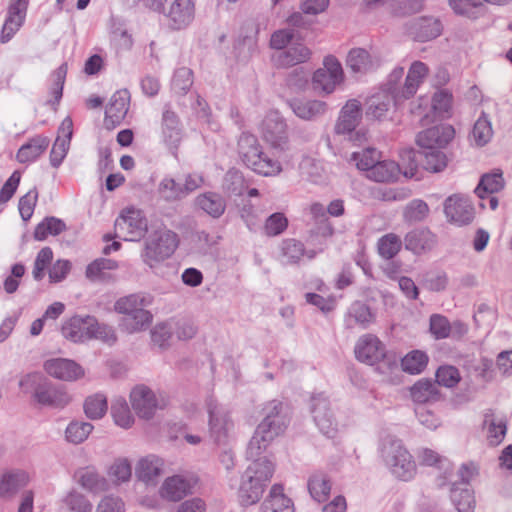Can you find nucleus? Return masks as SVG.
<instances>
[{"label":"nucleus","instance_id":"nucleus-47","mask_svg":"<svg viewBox=\"0 0 512 512\" xmlns=\"http://www.w3.org/2000/svg\"><path fill=\"white\" fill-rule=\"evenodd\" d=\"M504 187V179L501 171L484 174L477 187L475 188L476 195L484 199L486 194H493L499 192Z\"/></svg>","mask_w":512,"mask_h":512},{"label":"nucleus","instance_id":"nucleus-25","mask_svg":"<svg viewBox=\"0 0 512 512\" xmlns=\"http://www.w3.org/2000/svg\"><path fill=\"white\" fill-rule=\"evenodd\" d=\"M77 483L92 494H100L112 488V482L101 475L94 467H83L75 472Z\"/></svg>","mask_w":512,"mask_h":512},{"label":"nucleus","instance_id":"nucleus-24","mask_svg":"<svg viewBox=\"0 0 512 512\" xmlns=\"http://www.w3.org/2000/svg\"><path fill=\"white\" fill-rule=\"evenodd\" d=\"M195 481L181 475L168 477L160 488V495L163 499L177 502L189 494H192Z\"/></svg>","mask_w":512,"mask_h":512},{"label":"nucleus","instance_id":"nucleus-63","mask_svg":"<svg viewBox=\"0 0 512 512\" xmlns=\"http://www.w3.org/2000/svg\"><path fill=\"white\" fill-rule=\"evenodd\" d=\"M310 72L304 67H297L290 71L286 78V85L293 91H302L308 84Z\"/></svg>","mask_w":512,"mask_h":512},{"label":"nucleus","instance_id":"nucleus-5","mask_svg":"<svg viewBox=\"0 0 512 512\" xmlns=\"http://www.w3.org/2000/svg\"><path fill=\"white\" fill-rule=\"evenodd\" d=\"M238 153L243 163L254 172L270 176L281 171L278 161L266 156L256 136L242 133L238 140Z\"/></svg>","mask_w":512,"mask_h":512},{"label":"nucleus","instance_id":"nucleus-27","mask_svg":"<svg viewBox=\"0 0 512 512\" xmlns=\"http://www.w3.org/2000/svg\"><path fill=\"white\" fill-rule=\"evenodd\" d=\"M482 426L490 446H498L504 440L507 433V419L504 415L489 409L484 413Z\"/></svg>","mask_w":512,"mask_h":512},{"label":"nucleus","instance_id":"nucleus-6","mask_svg":"<svg viewBox=\"0 0 512 512\" xmlns=\"http://www.w3.org/2000/svg\"><path fill=\"white\" fill-rule=\"evenodd\" d=\"M149 6L164 16L172 30L185 29L195 17V0H149Z\"/></svg>","mask_w":512,"mask_h":512},{"label":"nucleus","instance_id":"nucleus-41","mask_svg":"<svg viewBox=\"0 0 512 512\" xmlns=\"http://www.w3.org/2000/svg\"><path fill=\"white\" fill-rule=\"evenodd\" d=\"M400 173L401 168L396 162L378 160L377 163L372 166L370 172H368L367 177L375 182H391L397 180Z\"/></svg>","mask_w":512,"mask_h":512},{"label":"nucleus","instance_id":"nucleus-7","mask_svg":"<svg viewBox=\"0 0 512 512\" xmlns=\"http://www.w3.org/2000/svg\"><path fill=\"white\" fill-rule=\"evenodd\" d=\"M178 246L177 234L167 230L160 229L151 233L145 240L142 260L150 268H154L159 263L170 258Z\"/></svg>","mask_w":512,"mask_h":512},{"label":"nucleus","instance_id":"nucleus-26","mask_svg":"<svg viewBox=\"0 0 512 512\" xmlns=\"http://www.w3.org/2000/svg\"><path fill=\"white\" fill-rule=\"evenodd\" d=\"M161 136L165 145L174 151L182 140L183 133L179 117L169 107H165L162 113Z\"/></svg>","mask_w":512,"mask_h":512},{"label":"nucleus","instance_id":"nucleus-36","mask_svg":"<svg viewBox=\"0 0 512 512\" xmlns=\"http://www.w3.org/2000/svg\"><path fill=\"white\" fill-rule=\"evenodd\" d=\"M154 297L149 293H135L122 297L115 302V311L124 316L149 307L153 304Z\"/></svg>","mask_w":512,"mask_h":512},{"label":"nucleus","instance_id":"nucleus-46","mask_svg":"<svg viewBox=\"0 0 512 512\" xmlns=\"http://www.w3.org/2000/svg\"><path fill=\"white\" fill-rule=\"evenodd\" d=\"M347 66L354 73H366L373 68L369 52L363 48L351 49L346 59Z\"/></svg>","mask_w":512,"mask_h":512},{"label":"nucleus","instance_id":"nucleus-37","mask_svg":"<svg viewBox=\"0 0 512 512\" xmlns=\"http://www.w3.org/2000/svg\"><path fill=\"white\" fill-rule=\"evenodd\" d=\"M50 139L43 135H37L23 144L17 154L16 159L20 163L35 161L49 146Z\"/></svg>","mask_w":512,"mask_h":512},{"label":"nucleus","instance_id":"nucleus-62","mask_svg":"<svg viewBox=\"0 0 512 512\" xmlns=\"http://www.w3.org/2000/svg\"><path fill=\"white\" fill-rule=\"evenodd\" d=\"M461 380L459 370L450 365L441 366L436 371V382L437 385H441L447 388L456 386Z\"/></svg>","mask_w":512,"mask_h":512},{"label":"nucleus","instance_id":"nucleus-56","mask_svg":"<svg viewBox=\"0 0 512 512\" xmlns=\"http://www.w3.org/2000/svg\"><path fill=\"white\" fill-rule=\"evenodd\" d=\"M402 247V241L399 236L393 233L382 236L378 241L379 255L384 259L395 257Z\"/></svg>","mask_w":512,"mask_h":512},{"label":"nucleus","instance_id":"nucleus-14","mask_svg":"<svg viewBox=\"0 0 512 512\" xmlns=\"http://www.w3.org/2000/svg\"><path fill=\"white\" fill-rule=\"evenodd\" d=\"M311 413L321 433L329 438L334 437L337 431V422L330 410L328 398L324 394L320 393L311 398Z\"/></svg>","mask_w":512,"mask_h":512},{"label":"nucleus","instance_id":"nucleus-21","mask_svg":"<svg viewBox=\"0 0 512 512\" xmlns=\"http://www.w3.org/2000/svg\"><path fill=\"white\" fill-rule=\"evenodd\" d=\"M312 51L302 42H294L286 49L276 52L272 60L277 68H289L306 63Z\"/></svg>","mask_w":512,"mask_h":512},{"label":"nucleus","instance_id":"nucleus-11","mask_svg":"<svg viewBox=\"0 0 512 512\" xmlns=\"http://www.w3.org/2000/svg\"><path fill=\"white\" fill-rule=\"evenodd\" d=\"M343 77V69L337 58L332 55L326 56L323 67L313 74V89L319 93L330 94L343 81Z\"/></svg>","mask_w":512,"mask_h":512},{"label":"nucleus","instance_id":"nucleus-31","mask_svg":"<svg viewBox=\"0 0 512 512\" xmlns=\"http://www.w3.org/2000/svg\"><path fill=\"white\" fill-rule=\"evenodd\" d=\"M164 461L156 455L142 458L135 469L136 477L146 485H156L163 473Z\"/></svg>","mask_w":512,"mask_h":512},{"label":"nucleus","instance_id":"nucleus-50","mask_svg":"<svg viewBox=\"0 0 512 512\" xmlns=\"http://www.w3.org/2000/svg\"><path fill=\"white\" fill-rule=\"evenodd\" d=\"M493 136V129L487 114L482 112L472 130V141L478 147L485 146Z\"/></svg>","mask_w":512,"mask_h":512},{"label":"nucleus","instance_id":"nucleus-39","mask_svg":"<svg viewBox=\"0 0 512 512\" xmlns=\"http://www.w3.org/2000/svg\"><path fill=\"white\" fill-rule=\"evenodd\" d=\"M196 205L212 218H220L226 210V200L218 193L206 192L196 197Z\"/></svg>","mask_w":512,"mask_h":512},{"label":"nucleus","instance_id":"nucleus-15","mask_svg":"<svg viewBox=\"0 0 512 512\" xmlns=\"http://www.w3.org/2000/svg\"><path fill=\"white\" fill-rule=\"evenodd\" d=\"M444 213L448 221L457 226L468 225L475 217V210L471 201L460 195H452L445 200Z\"/></svg>","mask_w":512,"mask_h":512},{"label":"nucleus","instance_id":"nucleus-60","mask_svg":"<svg viewBox=\"0 0 512 512\" xmlns=\"http://www.w3.org/2000/svg\"><path fill=\"white\" fill-rule=\"evenodd\" d=\"M223 189L231 195H242L245 189V181L242 173L237 170H229L223 180Z\"/></svg>","mask_w":512,"mask_h":512},{"label":"nucleus","instance_id":"nucleus-30","mask_svg":"<svg viewBox=\"0 0 512 512\" xmlns=\"http://www.w3.org/2000/svg\"><path fill=\"white\" fill-rule=\"evenodd\" d=\"M428 67L421 61H415L410 66L404 86L395 93L396 99L400 101L413 97L423 79L427 76Z\"/></svg>","mask_w":512,"mask_h":512},{"label":"nucleus","instance_id":"nucleus-45","mask_svg":"<svg viewBox=\"0 0 512 512\" xmlns=\"http://www.w3.org/2000/svg\"><path fill=\"white\" fill-rule=\"evenodd\" d=\"M411 397L416 403L437 401L440 397L438 385L430 380H419L411 387Z\"/></svg>","mask_w":512,"mask_h":512},{"label":"nucleus","instance_id":"nucleus-8","mask_svg":"<svg viewBox=\"0 0 512 512\" xmlns=\"http://www.w3.org/2000/svg\"><path fill=\"white\" fill-rule=\"evenodd\" d=\"M115 237L125 241H139L148 230V222L142 211L131 208L124 211L115 221Z\"/></svg>","mask_w":512,"mask_h":512},{"label":"nucleus","instance_id":"nucleus-10","mask_svg":"<svg viewBox=\"0 0 512 512\" xmlns=\"http://www.w3.org/2000/svg\"><path fill=\"white\" fill-rule=\"evenodd\" d=\"M402 158L403 160L406 158L408 160V167L403 171V175L407 178L415 176L419 163L425 170L431 172H440L447 165L445 154L438 149L423 151L410 150L405 152Z\"/></svg>","mask_w":512,"mask_h":512},{"label":"nucleus","instance_id":"nucleus-29","mask_svg":"<svg viewBox=\"0 0 512 512\" xmlns=\"http://www.w3.org/2000/svg\"><path fill=\"white\" fill-rule=\"evenodd\" d=\"M361 118V103L356 99L348 100L340 111L338 120L334 127L335 133L340 135L346 134V132H351L357 128Z\"/></svg>","mask_w":512,"mask_h":512},{"label":"nucleus","instance_id":"nucleus-35","mask_svg":"<svg viewBox=\"0 0 512 512\" xmlns=\"http://www.w3.org/2000/svg\"><path fill=\"white\" fill-rule=\"evenodd\" d=\"M400 100L396 95L387 92L372 95L367 101L366 116L373 119H382L392 106H395Z\"/></svg>","mask_w":512,"mask_h":512},{"label":"nucleus","instance_id":"nucleus-13","mask_svg":"<svg viewBox=\"0 0 512 512\" xmlns=\"http://www.w3.org/2000/svg\"><path fill=\"white\" fill-rule=\"evenodd\" d=\"M210 436L217 444H225L234 424L228 412L213 400L207 403Z\"/></svg>","mask_w":512,"mask_h":512},{"label":"nucleus","instance_id":"nucleus-4","mask_svg":"<svg viewBox=\"0 0 512 512\" xmlns=\"http://www.w3.org/2000/svg\"><path fill=\"white\" fill-rule=\"evenodd\" d=\"M380 455L385 466L396 478L409 481L415 476V461L401 440L385 438L381 444Z\"/></svg>","mask_w":512,"mask_h":512},{"label":"nucleus","instance_id":"nucleus-32","mask_svg":"<svg viewBox=\"0 0 512 512\" xmlns=\"http://www.w3.org/2000/svg\"><path fill=\"white\" fill-rule=\"evenodd\" d=\"M435 242V235L425 228L412 230L404 238L405 248L417 255L431 250Z\"/></svg>","mask_w":512,"mask_h":512},{"label":"nucleus","instance_id":"nucleus-12","mask_svg":"<svg viewBox=\"0 0 512 512\" xmlns=\"http://www.w3.org/2000/svg\"><path fill=\"white\" fill-rule=\"evenodd\" d=\"M260 131L272 147L283 150L288 142L287 124L277 111H270L263 119Z\"/></svg>","mask_w":512,"mask_h":512},{"label":"nucleus","instance_id":"nucleus-43","mask_svg":"<svg viewBox=\"0 0 512 512\" xmlns=\"http://www.w3.org/2000/svg\"><path fill=\"white\" fill-rule=\"evenodd\" d=\"M152 318L153 316L150 311L144 308L123 316L120 327L128 333L139 332L148 328L152 322Z\"/></svg>","mask_w":512,"mask_h":512},{"label":"nucleus","instance_id":"nucleus-1","mask_svg":"<svg viewBox=\"0 0 512 512\" xmlns=\"http://www.w3.org/2000/svg\"><path fill=\"white\" fill-rule=\"evenodd\" d=\"M283 405L280 401L273 400L263 408L264 418L257 426L254 435L250 439L247 450V459L256 461L266 450L270 442L282 434L287 426L286 416L283 414ZM262 459H266L263 457Z\"/></svg>","mask_w":512,"mask_h":512},{"label":"nucleus","instance_id":"nucleus-55","mask_svg":"<svg viewBox=\"0 0 512 512\" xmlns=\"http://www.w3.org/2000/svg\"><path fill=\"white\" fill-rule=\"evenodd\" d=\"M428 363V356L420 351L414 350L409 352L401 361L403 371L410 374L421 373Z\"/></svg>","mask_w":512,"mask_h":512},{"label":"nucleus","instance_id":"nucleus-49","mask_svg":"<svg viewBox=\"0 0 512 512\" xmlns=\"http://www.w3.org/2000/svg\"><path fill=\"white\" fill-rule=\"evenodd\" d=\"M281 261L284 264H296L304 256L305 248L302 242L289 238L281 242Z\"/></svg>","mask_w":512,"mask_h":512},{"label":"nucleus","instance_id":"nucleus-44","mask_svg":"<svg viewBox=\"0 0 512 512\" xmlns=\"http://www.w3.org/2000/svg\"><path fill=\"white\" fill-rule=\"evenodd\" d=\"M448 6L457 16L478 19L484 9L482 0H448Z\"/></svg>","mask_w":512,"mask_h":512},{"label":"nucleus","instance_id":"nucleus-54","mask_svg":"<svg viewBox=\"0 0 512 512\" xmlns=\"http://www.w3.org/2000/svg\"><path fill=\"white\" fill-rule=\"evenodd\" d=\"M111 414L115 423L122 428H129L134 422L128 404L123 398H117L112 402Z\"/></svg>","mask_w":512,"mask_h":512},{"label":"nucleus","instance_id":"nucleus-58","mask_svg":"<svg viewBox=\"0 0 512 512\" xmlns=\"http://www.w3.org/2000/svg\"><path fill=\"white\" fill-rule=\"evenodd\" d=\"M429 213V207L426 202L420 199L411 201L405 208L403 216L405 221L414 223L423 221Z\"/></svg>","mask_w":512,"mask_h":512},{"label":"nucleus","instance_id":"nucleus-38","mask_svg":"<svg viewBox=\"0 0 512 512\" xmlns=\"http://www.w3.org/2000/svg\"><path fill=\"white\" fill-rule=\"evenodd\" d=\"M262 512H293L291 500L284 495L280 484L272 486L268 497L261 506Z\"/></svg>","mask_w":512,"mask_h":512},{"label":"nucleus","instance_id":"nucleus-40","mask_svg":"<svg viewBox=\"0 0 512 512\" xmlns=\"http://www.w3.org/2000/svg\"><path fill=\"white\" fill-rule=\"evenodd\" d=\"M155 193L157 199L165 203H174L185 198L181 183L170 176H165L160 180Z\"/></svg>","mask_w":512,"mask_h":512},{"label":"nucleus","instance_id":"nucleus-3","mask_svg":"<svg viewBox=\"0 0 512 512\" xmlns=\"http://www.w3.org/2000/svg\"><path fill=\"white\" fill-rule=\"evenodd\" d=\"M274 473V465L268 459L252 461L241 478L239 498L244 506L257 503Z\"/></svg>","mask_w":512,"mask_h":512},{"label":"nucleus","instance_id":"nucleus-61","mask_svg":"<svg viewBox=\"0 0 512 512\" xmlns=\"http://www.w3.org/2000/svg\"><path fill=\"white\" fill-rule=\"evenodd\" d=\"M450 322L441 314H432L429 321V330L436 340L450 337Z\"/></svg>","mask_w":512,"mask_h":512},{"label":"nucleus","instance_id":"nucleus-22","mask_svg":"<svg viewBox=\"0 0 512 512\" xmlns=\"http://www.w3.org/2000/svg\"><path fill=\"white\" fill-rule=\"evenodd\" d=\"M355 356L363 363L374 365L385 357V346L376 336L368 334L357 341Z\"/></svg>","mask_w":512,"mask_h":512},{"label":"nucleus","instance_id":"nucleus-9","mask_svg":"<svg viewBox=\"0 0 512 512\" xmlns=\"http://www.w3.org/2000/svg\"><path fill=\"white\" fill-rule=\"evenodd\" d=\"M130 401L136 414L144 419H151L158 409H164L168 404L164 394L156 395L145 385L136 386L131 391Z\"/></svg>","mask_w":512,"mask_h":512},{"label":"nucleus","instance_id":"nucleus-16","mask_svg":"<svg viewBox=\"0 0 512 512\" xmlns=\"http://www.w3.org/2000/svg\"><path fill=\"white\" fill-rule=\"evenodd\" d=\"M406 31L415 41L427 42L441 35L443 25L438 18L423 16L409 21Z\"/></svg>","mask_w":512,"mask_h":512},{"label":"nucleus","instance_id":"nucleus-28","mask_svg":"<svg viewBox=\"0 0 512 512\" xmlns=\"http://www.w3.org/2000/svg\"><path fill=\"white\" fill-rule=\"evenodd\" d=\"M92 316H73L64 322L62 326V335L64 338L74 342L83 343L91 339Z\"/></svg>","mask_w":512,"mask_h":512},{"label":"nucleus","instance_id":"nucleus-51","mask_svg":"<svg viewBox=\"0 0 512 512\" xmlns=\"http://www.w3.org/2000/svg\"><path fill=\"white\" fill-rule=\"evenodd\" d=\"M108 409L107 398L104 394L96 393L86 398L84 412L91 420L102 418Z\"/></svg>","mask_w":512,"mask_h":512},{"label":"nucleus","instance_id":"nucleus-42","mask_svg":"<svg viewBox=\"0 0 512 512\" xmlns=\"http://www.w3.org/2000/svg\"><path fill=\"white\" fill-rule=\"evenodd\" d=\"M450 498L458 512H474L476 501L469 487H460L456 482L453 483Z\"/></svg>","mask_w":512,"mask_h":512},{"label":"nucleus","instance_id":"nucleus-17","mask_svg":"<svg viewBox=\"0 0 512 512\" xmlns=\"http://www.w3.org/2000/svg\"><path fill=\"white\" fill-rule=\"evenodd\" d=\"M28 4L29 0H10L8 15L0 34V42L2 44L9 42L23 25Z\"/></svg>","mask_w":512,"mask_h":512},{"label":"nucleus","instance_id":"nucleus-53","mask_svg":"<svg viewBox=\"0 0 512 512\" xmlns=\"http://www.w3.org/2000/svg\"><path fill=\"white\" fill-rule=\"evenodd\" d=\"M379 159V153L374 148H366L361 151L352 152L349 158L350 162H354L359 170L370 172Z\"/></svg>","mask_w":512,"mask_h":512},{"label":"nucleus","instance_id":"nucleus-52","mask_svg":"<svg viewBox=\"0 0 512 512\" xmlns=\"http://www.w3.org/2000/svg\"><path fill=\"white\" fill-rule=\"evenodd\" d=\"M66 229L65 223L56 217H46L34 231V238L43 241L48 235H59Z\"/></svg>","mask_w":512,"mask_h":512},{"label":"nucleus","instance_id":"nucleus-33","mask_svg":"<svg viewBox=\"0 0 512 512\" xmlns=\"http://www.w3.org/2000/svg\"><path fill=\"white\" fill-rule=\"evenodd\" d=\"M29 476L21 470L8 471L0 476V497L9 499L14 497L22 488L27 486Z\"/></svg>","mask_w":512,"mask_h":512},{"label":"nucleus","instance_id":"nucleus-23","mask_svg":"<svg viewBox=\"0 0 512 512\" xmlns=\"http://www.w3.org/2000/svg\"><path fill=\"white\" fill-rule=\"evenodd\" d=\"M72 135L73 122L70 117H66L58 128V135L50 152V164L54 168H58L66 157Z\"/></svg>","mask_w":512,"mask_h":512},{"label":"nucleus","instance_id":"nucleus-20","mask_svg":"<svg viewBox=\"0 0 512 512\" xmlns=\"http://www.w3.org/2000/svg\"><path fill=\"white\" fill-rule=\"evenodd\" d=\"M130 104V93L127 89L116 91L106 107L104 123L107 128L113 129L125 118Z\"/></svg>","mask_w":512,"mask_h":512},{"label":"nucleus","instance_id":"nucleus-59","mask_svg":"<svg viewBox=\"0 0 512 512\" xmlns=\"http://www.w3.org/2000/svg\"><path fill=\"white\" fill-rule=\"evenodd\" d=\"M349 316L362 328H367L374 321V315L369 306L360 301H356L351 305Z\"/></svg>","mask_w":512,"mask_h":512},{"label":"nucleus","instance_id":"nucleus-2","mask_svg":"<svg viewBox=\"0 0 512 512\" xmlns=\"http://www.w3.org/2000/svg\"><path fill=\"white\" fill-rule=\"evenodd\" d=\"M19 386L24 393L30 394L31 398L43 407L63 409L71 401L64 387L52 383L41 373L32 372L24 375L19 380Z\"/></svg>","mask_w":512,"mask_h":512},{"label":"nucleus","instance_id":"nucleus-64","mask_svg":"<svg viewBox=\"0 0 512 512\" xmlns=\"http://www.w3.org/2000/svg\"><path fill=\"white\" fill-rule=\"evenodd\" d=\"M64 502L72 512H91L93 508L88 498L77 491H71L65 497Z\"/></svg>","mask_w":512,"mask_h":512},{"label":"nucleus","instance_id":"nucleus-34","mask_svg":"<svg viewBox=\"0 0 512 512\" xmlns=\"http://www.w3.org/2000/svg\"><path fill=\"white\" fill-rule=\"evenodd\" d=\"M289 106L297 117L308 121L324 115L327 110V104L320 100L294 99Z\"/></svg>","mask_w":512,"mask_h":512},{"label":"nucleus","instance_id":"nucleus-57","mask_svg":"<svg viewBox=\"0 0 512 512\" xmlns=\"http://www.w3.org/2000/svg\"><path fill=\"white\" fill-rule=\"evenodd\" d=\"M93 430L88 422L72 421L66 428V439L73 444H80L87 439Z\"/></svg>","mask_w":512,"mask_h":512},{"label":"nucleus","instance_id":"nucleus-19","mask_svg":"<svg viewBox=\"0 0 512 512\" xmlns=\"http://www.w3.org/2000/svg\"><path fill=\"white\" fill-rule=\"evenodd\" d=\"M44 370L51 377L62 381H75L84 375L83 368L74 360L52 358L44 362Z\"/></svg>","mask_w":512,"mask_h":512},{"label":"nucleus","instance_id":"nucleus-48","mask_svg":"<svg viewBox=\"0 0 512 512\" xmlns=\"http://www.w3.org/2000/svg\"><path fill=\"white\" fill-rule=\"evenodd\" d=\"M308 490L311 497L321 503L327 500L331 485L328 477L323 473H315L308 480Z\"/></svg>","mask_w":512,"mask_h":512},{"label":"nucleus","instance_id":"nucleus-18","mask_svg":"<svg viewBox=\"0 0 512 512\" xmlns=\"http://www.w3.org/2000/svg\"><path fill=\"white\" fill-rule=\"evenodd\" d=\"M455 135L451 125H437L428 128L417 135L416 142L423 150L444 148Z\"/></svg>","mask_w":512,"mask_h":512}]
</instances>
